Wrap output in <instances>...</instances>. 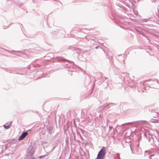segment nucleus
<instances>
[{
    "instance_id": "f257e3e1",
    "label": "nucleus",
    "mask_w": 159,
    "mask_h": 159,
    "mask_svg": "<svg viewBox=\"0 0 159 159\" xmlns=\"http://www.w3.org/2000/svg\"><path fill=\"white\" fill-rule=\"evenodd\" d=\"M105 148H103L98 153L96 159H103L105 154Z\"/></svg>"
},
{
    "instance_id": "f03ea898",
    "label": "nucleus",
    "mask_w": 159,
    "mask_h": 159,
    "mask_svg": "<svg viewBox=\"0 0 159 159\" xmlns=\"http://www.w3.org/2000/svg\"><path fill=\"white\" fill-rule=\"evenodd\" d=\"M28 133L27 132H25L23 133L18 138L19 140H21L24 139V138L27 135Z\"/></svg>"
},
{
    "instance_id": "7ed1b4c3",
    "label": "nucleus",
    "mask_w": 159,
    "mask_h": 159,
    "mask_svg": "<svg viewBox=\"0 0 159 159\" xmlns=\"http://www.w3.org/2000/svg\"><path fill=\"white\" fill-rule=\"evenodd\" d=\"M98 47H97L96 48L97 49L98 48Z\"/></svg>"
}]
</instances>
